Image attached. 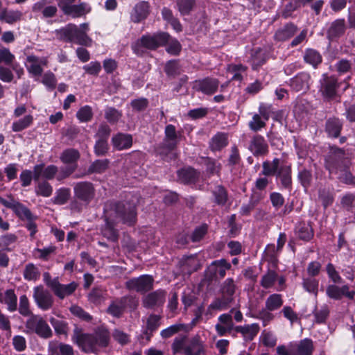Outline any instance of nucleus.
<instances>
[{"label": "nucleus", "instance_id": "f257e3e1", "mask_svg": "<svg viewBox=\"0 0 355 355\" xmlns=\"http://www.w3.org/2000/svg\"><path fill=\"white\" fill-rule=\"evenodd\" d=\"M104 216L105 225L102 230V234L108 240L115 242L118 239V232L114 227L115 225L122 221L131 225L135 222V204L133 201L132 203L107 202L104 207Z\"/></svg>", "mask_w": 355, "mask_h": 355}, {"label": "nucleus", "instance_id": "f03ea898", "mask_svg": "<svg viewBox=\"0 0 355 355\" xmlns=\"http://www.w3.org/2000/svg\"><path fill=\"white\" fill-rule=\"evenodd\" d=\"M73 340L84 352L97 354L101 349L108 345L110 333L103 327L97 328L92 334L83 333L76 329Z\"/></svg>", "mask_w": 355, "mask_h": 355}, {"label": "nucleus", "instance_id": "7ed1b4c3", "mask_svg": "<svg viewBox=\"0 0 355 355\" xmlns=\"http://www.w3.org/2000/svg\"><path fill=\"white\" fill-rule=\"evenodd\" d=\"M89 30L88 24L84 23L78 27L69 24L57 31V36L65 42L80 45L90 46L92 40L87 35Z\"/></svg>", "mask_w": 355, "mask_h": 355}, {"label": "nucleus", "instance_id": "20e7f679", "mask_svg": "<svg viewBox=\"0 0 355 355\" xmlns=\"http://www.w3.org/2000/svg\"><path fill=\"white\" fill-rule=\"evenodd\" d=\"M168 39L169 35L166 33H159L153 35H146L142 36L140 40L132 44V48L134 53L140 55L143 53L141 47L154 49L159 46L165 45Z\"/></svg>", "mask_w": 355, "mask_h": 355}, {"label": "nucleus", "instance_id": "39448f33", "mask_svg": "<svg viewBox=\"0 0 355 355\" xmlns=\"http://www.w3.org/2000/svg\"><path fill=\"white\" fill-rule=\"evenodd\" d=\"M60 160L69 166L62 167L57 175V180L62 181L71 175L77 168V161L80 158L78 150L73 148H68L60 155Z\"/></svg>", "mask_w": 355, "mask_h": 355}, {"label": "nucleus", "instance_id": "423d86ee", "mask_svg": "<svg viewBox=\"0 0 355 355\" xmlns=\"http://www.w3.org/2000/svg\"><path fill=\"white\" fill-rule=\"evenodd\" d=\"M326 168L330 173L338 175L339 180L347 184H355V177L348 171L347 162H333L331 158L326 160Z\"/></svg>", "mask_w": 355, "mask_h": 355}, {"label": "nucleus", "instance_id": "0eeeda50", "mask_svg": "<svg viewBox=\"0 0 355 355\" xmlns=\"http://www.w3.org/2000/svg\"><path fill=\"white\" fill-rule=\"evenodd\" d=\"M26 327L40 338L46 339L52 336V331L47 322L40 315H32L26 322Z\"/></svg>", "mask_w": 355, "mask_h": 355}, {"label": "nucleus", "instance_id": "6e6552de", "mask_svg": "<svg viewBox=\"0 0 355 355\" xmlns=\"http://www.w3.org/2000/svg\"><path fill=\"white\" fill-rule=\"evenodd\" d=\"M230 268L231 264L224 259L214 261L205 270V277L209 281L222 279L225 277L226 271L230 270Z\"/></svg>", "mask_w": 355, "mask_h": 355}, {"label": "nucleus", "instance_id": "1a4fd4ad", "mask_svg": "<svg viewBox=\"0 0 355 355\" xmlns=\"http://www.w3.org/2000/svg\"><path fill=\"white\" fill-rule=\"evenodd\" d=\"M154 279L148 275H143L137 278L129 279L125 283L126 288L130 291L138 293H146L153 288Z\"/></svg>", "mask_w": 355, "mask_h": 355}, {"label": "nucleus", "instance_id": "9d476101", "mask_svg": "<svg viewBox=\"0 0 355 355\" xmlns=\"http://www.w3.org/2000/svg\"><path fill=\"white\" fill-rule=\"evenodd\" d=\"M75 197L86 205L89 204L95 196V189L89 182H80L73 187Z\"/></svg>", "mask_w": 355, "mask_h": 355}, {"label": "nucleus", "instance_id": "9b49d317", "mask_svg": "<svg viewBox=\"0 0 355 355\" xmlns=\"http://www.w3.org/2000/svg\"><path fill=\"white\" fill-rule=\"evenodd\" d=\"M33 297L38 307L43 311L50 309L53 304L52 295L42 286H37L34 288Z\"/></svg>", "mask_w": 355, "mask_h": 355}, {"label": "nucleus", "instance_id": "f8f14e48", "mask_svg": "<svg viewBox=\"0 0 355 355\" xmlns=\"http://www.w3.org/2000/svg\"><path fill=\"white\" fill-rule=\"evenodd\" d=\"M320 92L324 97L332 98L336 96L338 83L334 76L323 74L322 78L320 80Z\"/></svg>", "mask_w": 355, "mask_h": 355}, {"label": "nucleus", "instance_id": "ddd939ff", "mask_svg": "<svg viewBox=\"0 0 355 355\" xmlns=\"http://www.w3.org/2000/svg\"><path fill=\"white\" fill-rule=\"evenodd\" d=\"M47 58L45 57H37L28 55L26 61V67L28 71L34 77H39L43 71V67L46 66Z\"/></svg>", "mask_w": 355, "mask_h": 355}, {"label": "nucleus", "instance_id": "4468645a", "mask_svg": "<svg viewBox=\"0 0 355 355\" xmlns=\"http://www.w3.org/2000/svg\"><path fill=\"white\" fill-rule=\"evenodd\" d=\"M58 168L56 166L51 164L46 167H44V164H37L33 168L34 172V180L37 181L40 178L44 179V180H52L55 177L57 178L59 173Z\"/></svg>", "mask_w": 355, "mask_h": 355}, {"label": "nucleus", "instance_id": "2eb2a0df", "mask_svg": "<svg viewBox=\"0 0 355 355\" xmlns=\"http://www.w3.org/2000/svg\"><path fill=\"white\" fill-rule=\"evenodd\" d=\"M327 296L334 300H340L343 296L353 300L355 296L354 291H349L347 285L339 287L335 284L329 285L326 290Z\"/></svg>", "mask_w": 355, "mask_h": 355}, {"label": "nucleus", "instance_id": "dca6fc26", "mask_svg": "<svg viewBox=\"0 0 355 355\" xmlns=\"http://www.w3.org/2000/svg\"><path fill=\"white\" fill-rule=\"evenodd\" d=\"M218 81L215 78H206L202 80H196L193 88L207 95L215 93L218 87Z\"/></svg>", "mask_w": 355, "mask_h": 355}, {"label": "nucleus", "instance_id": "f3484780", "mask_svg": "<svg viewBox=\"0 0 355 355\" xmlns=\"http://www.w3.org/2000/svg\"><path fill=\"white\" fill-rule=\"evenodd\" d=\"M310 76L304 72L297 74L290 80L291 88L296 92H304L309 88Z\"/></svg>", "mask_w": 355, "mask_h": 355}, {"label": "nucleus", "instance_id": "a211bd4d", "mask_svg": "<svg viewBox=\"0 0 355 355\" xmlns=\"http://www.w3.org/2000/svg\"><path fill=\"white\" fill-rule=\"evenodd\" d=\"M249 150L254 156H262L268 151V146L262 136H254L250 144Z\"/></svg>", "mask_w": 355, "mask_h": 355}, {"label": "nucleus", "instance_id": "6ab92c4d", "mask_svg": "<svg viewBox=\"0 0 355 355\" xmlns=\"http://www.w3.org/2000/svg\"><path fill=\"white\" fill-rule=\"evenodd\" d=\"M166 292L162 290H157L147 295L144 299V305L147 308L159 306L164 303Z\"/></svg>", "mask_w": 355, "mask_h": 355}, {"label": "nucleus", "instance_id": "aec40b11", "mask_svg": "<svg viewBox=\"0 0 355 355\" xmlns=\"http://www.w3.org/2000/svg\"><path fill=\"white\" fill-rule=\"evenodd\" d=\"M219 323L215 326L216 331L220 336L230 332L234 327L232 317L229 313H224L218 317Z\"/></svg>", "mask_w": 355, "mask_h": 355}, {"label": "nucleus", "instance_id": "412c9836", "mask_svg": "<svg viewBox=\"0 0 355 355\" xmlns=\"http://www.w3.org/2000/svg\"><path fill=\"white\" fill-rule=\"evenodd\" d=\"M149 14V4L146 1H140L135 5L132 12L131 19L138 23L145 19Z\"/></svg>", "mask_w": 355, "mask_h": 355}, {"label": "nucleus", "instance_id": "4be33fe9", "mask_svg": "<svg viewBox=\"0 0 355 355\" xmlns=\"http://www.w3.org/2000/svg\"><path fill=\"white\" fill-rule=\"evenodd\" d=\"M112 143L114 148L123 150L132 146V137L129 134L118 133L112 137Z\"/></svg>", "mask_w": 355, "mask_h": 355}, {"label": "nucleus", "instance_id": "5701e85b", "mask_svg": "<svg viewBox=\"0 0 355 355\" xmlns=\"http://www.w3.org/2000/svg\"><path fill=\"white\" fill-rule=\"evenodd\" d=\"M204 351L203 342L199 335H196L185 347V355H200Z\"/></svg>", "mask_w": 355, "mask_h": 355}, {"label": "nucleus", "instance_id": "b1692460", "mask_svg": "<svg viewBox=\"0 0 355 355\" xmlns=\"http://www.w3.org/2000/svg\"><path fill=\"white\" fill-rule=\"evenodd\" d=\"M292 346L295 355H311L313 350V342L308 338L293 343Z\"/></svg>", "mask_w": 355, "mask_h": 355}, {"label": "nucleus", "instance_id": "393cba45", "mask_svg": "<svg viewBox=\"0 0 355 355\" xmlns=\"http://www.w3.org/2000/svg\"><path fill=\"white\" fill-rule=\"evenodd\" d=\"M199 175L198 172L190 167L182 168L178 171L179 180L184 184L195 183Z\"/></svg>", "mask_w": 355, "mask_h": 355}, {"label": "nucleus", "instance_id": "a878e982", "mask_svg": "<svg viewBox=\"0 0 355 355\" xmlns=\"http://www.w3.org/2000/svg\"><path fill=\"white\" fill-rule=\"evenodd\" d=\"M76 288L77 284L73 282L68 284H61L58 281L52 291L57 297L63 299L66 296L72 294Z\"/></svg>", "mask_w": 355, "mask_h": 355}, {"label": "nucleus", "instance_id": "bb28decb", "mask_svg": "<svg viewBox=\"0 0 355 355\" xmlns=\"http://www.w3.org/2000/svg\"><path fill=\"white\" fill-rule=\"evenodd\" d=\"M164 145L169 149H173L178 144V135L173 125H167L165 128Z\"/></svg>", "mask_w": 355, "mask_h": 355}, {"label": "nucleus", "instance_id": "cd10ccee", "mask_svg": "<svg viewBox=\"0 0 355 355\" xmlns=\"http://www.w3.org/2000/svg\"><path fill=\"white\" fill-rule=\"evenodd\" d=\"M237 332L241 333L245 339L252 340L259 331V326L257 323L247 324L244 326H237L235 328Z\"/></svg>", "mask_w": 355, "mask_h": 355}, {"label": "nucleus", "instance_id": "c85d7f7f", "mask_svg": "<svg viewBox=\"0 0 355 355\" xmlns=\"http://www.w3.org/2000/svg\"><path fill=\"white\" fill-rule=\"evenodd\" d=\"M126 302V297L113 301L107 308V313L114 317H120L125 309Z\"/></svg>", "mask_w": 355, "mask_h": 355}, {"label": "nucleus", "instance_id": "c756f323", "mask_svg": "<svg viewBox=\"0 0 355 355\" xmlns=\"http://www.w3.org/2000/svg\"><path fill=\"white\" fill-rule=\"evenodd\" d=\"M92 8L89 3L82 2L79 4H74L65 14L73 17H80L90 12Z\"/></svg>", "mask_w": 355, "mask_h": 355}, {"label": "nucleus", "instance_id": "7c9ffc66", "mask_svg": "<svg viewBox=\"0 0 355 355\" xmlns=\"http://www.w3.org/2000/svg\"><path fill=\"white\" fill-rule=\"evenodd\" d=\"M227 145V137L225 133L218 132L211 139L209 147L212 151L220 150Z\"/></svg>", "mask_w": 355, "mask_h": 355}, {"label": "nucleus", "instance_id": "2f4dec72", "mask_svg": "<svg viewBox=\"0 0 355 355\" xmlns=\"http://www.w3.org/2000/svg\"><path fill=\"white\" fill-rule=\"evenodd\" d=\"M297 31V27L292 24H288L283 28L279 29L275 35V38L278 41H285L291 37Z\"/></svg>", "mask_w": 355, "mask_h": 355}, {"label": "nucleus", "instance_id": "473e14b6", "mask_svg": "<svg viewBox=\"0 0 355 355\" xmlns=\"http://www.w3.org/2000/svg\"><path fill=\"white\" fill-rule=\"evenodd\" d=\"M266 55L265 50L258 48L252 51L251 54V64L253 69H257L259 67L265 63Z\"/></svg>", "mask_w": 355, "mask_h": 355}, {"label": "nucleus", "instance_id": "72a5a7b5", "mask_svg": "<svg viewBox=\"0 0 355 355\" xmlns=\"http://www.w3.org/2000/svg\"><path fill=\"white\" fill-rule=\"evenodd\" d=\"M180 331L188 332V325L182 323H177L171 325L170 327L163 329L161 331L160 335L163 338H168Z\"/></svg>", "mask_w": 355, "mask_h": 355}, {"label": "nucleus", "instance_id": "f704fd0d", "mask_svg": "<svg viewBox=\"0 0 355 355\" xmlns=\"http://www.w3.org/2000/svg\"><path fill=\"white\" fill-rule=\"evenodd\" d=\"M295 231L298 238L304 241H309L313 236L312 228L308 223H299L295 228Z\"/></svg>", "mask_w": 355, "mask_h": 355}, {"label": "nucleus", "instance_id": "c9c22d12", "mask_svg": "<svg viewBox=\"0 0 355 355\" xmlns=\"http://www.w3.org/2000/svg\"><path fill=\"white\" fill-rule=\"evenodd\" d=\"M22 13L19 10H3L0 12V21L12 24L19 21Z\"/></svg>", "mask_w": 355, "mask_h": 355}, {"label": "nucleus", "instance_id": "e433bc0d", "mask_svg": "<svg viewBox=\"0 0 355 355\" xmlns=\"http://www.w3.org/2000/svg\"><path fill=\"white\" fill-rule=\"evenodd\" d=\"M35 187V192L37 196L48 198L53 193L52 186L46 180L40 181L39 180Z\"/></svg>", "mask_w": 355, "mask_h": 355}, {"label": "nucleus", "instance_id": "4c0bfd02", "mask_svg": "<svg viewBox=\"0 0 355 355\" xmlns=\"http://www.w3.org/2000/svg\"><path fill=\"white\" fill-rule=\"evenodd\" d=\"M342 128V123L338 119H330L326 123V131L329 136L332 137H338Z\"/></svg>", "mask_w": 355, "mask_h": 355}, {"label": "nucleus", "instance_id": "58836bf2", "mask_svg": "<svg viewBox=\"0 0 355 355\" xmlns=\"http://www.w3.org/2000/svg\"><path fill=\"white\" fill-rule=\"evenodd\" d=\"M233 301V297L222 295L221 297L215 299L209 306L210 310H225L227 309L230 304Z\"/></svg>", "mask_w": 355, "mask_h": 355}, {"label": "nucleus", "instance_id": "ea45409f", "mask_svg": "<svg viewBox=\"0 0 355 355\" xmlns=\"http://www.w3.org/2000/svg\"><path fill=\"white\" fill-rule=\"evenodd\" d=\"M282 304L283 300L280 294H272L266 300V308L270 311L277 310Z\"/></svg>", "mask_w": 355, "mask_h": 355}, {"label": "nucleus", "instance_id": "a19ab883", "mask_svg": "<svg viewBox=\"0 0 355 355\" xmlns=\"http://www.w3.org/2000/svg\"><path fill=\"white\" fill-rule=\"evenodd\" d=\"M280 166V161L278 158H275L272 162H264L262 165V173L265 175H276Z\"/></svg>", "mask_w": 355, "mask_h": 355}, {"label": "nucleus", "instance_id": "79ce46f5", "mask_svg": "<svg viewBox=\"0 0 355 355\" xmlns=\"http://www.w3.org/2000/svg\"><path fill=\"white\" fill-rule=\"evenodd\" d=\"M247 67L241 64H231L227 67V71L233 75L232 80L241 81L243 79L242 74L245 72Z\"/></svg>", "mask_w": 355, "mask_h": 355}, {"label": "nucleus", "instance_id": "37998d69", "mask_svg": "<svg viewBox=\"0 0 355 355\" xmlns=\"http://www.w3.org/2000/svg\"><path fill=\"white\" fill-rule=\"evenodd\" d=\"M17 298L15 292L12 289H8L5 292L3 302L7 305V309L10 312L17 310Z\"/></svg>", "mask_w": 355, "mask_h": 355}, {"label": "nucleus", "instance_id": "c03bdc74", "mask_svg": "<svg viewBox=\"0 0 355 355\" xmlns=\"http://www.w3.org/2000/svg\"><path fill=\"white\" fill-rule=\"evenodd\" d=\"M276 176L280 178L282 184L285 187H288L291 182V168L286 165H281Z\"/></svg>", "mask_w": 355, "mask_h": 355}, {"label": "nucleus", "instance_id": "a18cd8bd", "mask_svg": "<svg viewBox=\"0 0 355 355\" xmlns=\"http://www.w3.org/2000/svg\"><path fill=\"white\" fill-rule=\"evenodd\" d=\"M33 117L31 114L26 115L21 119L15 121L12 124V130L14 132H20L31 125L33 123Z\"/></svg>", "mask_w": 355, "mask_h": 355}, {"label": "nucleus", "instance_id": "49530a36", "mask_svg": "<svg viewBox=\"0 0 355 355\" xmlns=\"http://www.w3.org/2000/svg\"><path fill=\"white\" fill-rule=\"evenodd\" d=\"M70 196L71 191L69 189L60 188L56 191L55 196L53 198V202L55 205H64L69 199Z\"/></svg>", "mask_w": 355, "mask_h": 355}, {"label": "nucleus", "instance_id": "de8ad7c7", "mask_svg": "<svg viewBox=\"0 0 355 355\" xmlns=\"http://www.w3.org/2000/svg\"><path fill=\"white\" fill-rule=\"evenodd\" d=\"M304 61L314 67L322 62V56L315 50L309 49L306 50L304 55Z\"/></svg>", "mask_w": 355, "mask_h": 355}, {"label": "nucleus", "instance_id": "09e8293b", "mask_svg": "<svg viewBox=\"0 0 355 355\" xmlns=\"http://www.w3.org/2000/svg\"><path fill=\"white\" fill-rule=\"evenodd\" d=\"M214 201L219 205H224L227 200V193L226 189L221 185H218L212 191Z\"/></svg>", "mask_w": 355, "mask_h": 355}, {"label": "nucleus", "instance_id": "8fccbe9b", "mask_svg": "<svg viewBox=\"0 0 355 355\" xmlns=\"http://www.w3.org/2000/svg\"><path fill=\"white\" fill-rule=\"evenodd\" d=\"M302 286L304 290L308 293H312L315 296L318 295L319 286L318 280L313 277L304 278Z\"/></svg>", "mask_w": 355, "mask_h": 355}, {"label": "nucleus", "instance_id": "3c124183", "mask_svg": "<svg viewBox=\"0 0 355 355\" xmlns=\"http://www.w3.org/2000/svg\"><path fill=\"white\" fill-rule=\"evenodd\" d=\"M17 236L13 234H6L0 236V248L11 250V247L16 243Z\"/></svg>", "mask_w": 355, "mask_h": 355}, {"label": "nucleus", "instance_id": "603ef678", "mask_svg": "<svg viewBox=\"0 0 355 355\" xmlns=\"http://www.w3.org/2000/svg\"><path fill=\"white\" fill-rule=\"evenodd\" d=\"M12 211L22 220H31L33 219V216L29 209L19 202Z\"/></svg>", "mask_w": 355, "mask_h": 355}, {"label": "nucleus", "instance_id": "864d4df0", "mask_svg": "<svg viewBox=\"0 0 355 355\" xmlns=\"http://www.w3.org/2000/svg\"><path fill=\"white\" fill-rule=\"evenodd\" d=\"M277 281V272L274 270H268L266 274L263 275L260 284L264 288H270L273 286Z\"/></svg>", "mask_w": 355, "mask_h": 355}, {"label": "nucleus", "instance_id": "5fc2aeb1", "mask_svg": "<svg viewBox=\"0 0 355 355\" xmlns=\"http://www.w3.org/2000/svg\"><path fill=\"white\" fill-rule=\"evenodd\" d=\"M187 336H181L176 337L172 344V350L174 354L183 352L185 354V347L187 346L186 342Z\"/></svg>", "mask_w": 355, "mask_h": 355}, {"label": "nucleus", "instance_id": "6e6d98bb", "mask_svg": "<svg viewBox=\"0 0 355 355\" xmlns=\"http://www.w3.org/2000/svg\"><path fill=\"white\" fill-rule=\"evenodd\" d=\"M93 116L92 107L89 105H85L80 107L76 113V117L83 123L89 121Z\"/></svg>", "mask_w": 355, "mask_h": 355}, {"label": "nucleus", "instance_id": "4d7b16f0", "mask_svg": "<svg viewBox=\"0 0 355 355\" xmlns=\"http://www.w3.org/2000/svg\"><path fill=\"white\" fill-rule=\"evenodd\" d=\"M236 286L232 278H227L223 284L221 288L222 295L233 297L235 293Z\"/></svg>", "mask_w": 355, "mask_h": 355}, {"label": "nucleus", "instance_id": "13d9d810", "mask_svg": "<svg viewBox=\"0 0 355 355\" xmlns=\"http://www.w3.org/2000/svg\"><path fill=\"white\" fill-rule=\"evenodd\" d=\"M260 339L264 346L269 347H274L276 345L277 340V337L273 333L266 330H264L261 333Z\"/></svg>", "mask_w": 355, "mask_h": 355}, {"label": "nucleus", "instance_id": "bf43d9fd", "mask_svg": "<svg viewBox=\"0 0 355 355\" xmlns=\"http://www.w3.org/2000/svg\"><path fill=\"white\" fill-rule=\"evenodd\" d=\"M24 277L28 281L36 280L40 277V272L37 268H36L33 263H28L24 269Z\"/></svg>", "mask_w": 355, "mask_h": 355}, {"label": "nucleus", "instance_id": "052dcab7", "mask_svg": "<svg viewBox=\"0 0 355 355\" xmlns=\"http://www.w3.org/2000/svg\"><path fill=\"white\" fill-rule=\"evenodd\" d=\"M108 164V159H98L91 164L89 171L91 173H101L104 172L107 168Z\"/></svg>", "mask_w": 355, "mask_h": 355}, {"label": "nucleus", "instance_id": "680f3d73", "mask_svg": "<svg viewBox=\"0 0 355 355\" xmlns=\"http://www.w3.org/2000/svg\"><path fill=\"white\" fill-rule=\"evenodd\" d=\"M345 31V20L343 19H337L334 21L329 28V33L332 36H338Z\"/></svg>", "mask_w": 355, "mask_h": 355}, {"label": "nucleus", "instance_id": "e2e57ef3", "mask_svg": "<svg viewBox=\"0 0 355 355\" xmlns=\"http://www.w3.org/2000/svg\"><path fill=\"white\" fill-rule=\"evenodd\" d=\"M195 4V0H178L177 5L181 15H188Z\"/></svg>", "mask_w": 355, "mask_h": 355}, {"label": "nucleus", "instance_id": "0e129e2a", "mask_svg": "<svg viewBox=\"0 0 355 355\" xmlns=\"http://www.w3.org/2000/svg\"><path fill=\"white\" fill-rule=\"evenodd\" d=\"M121 113L114 107H107L105 111V118L110 123H116L121 117Z\"/></svg>", "mask_w": 355, "mask_h": 355}, {"label": "nucleus", "instance_id": "69168bd1", "mask_svg": "<svg viewBox=\"0 0 355 355\" xmlns=\"http://www.w3.org/2000/svg\"><path fill=\"white\" fill-rule=\"evenodd\" d=\"M55 248L50 245L42 249L35 248L33 254L35 257L43 260H47L50 254L54 252Z\"/></svg>", "mask_w": 355, "mask_h": 355}, {"label": "nucleus", "instance_id": "338daca9", "mask_svg": "<svg viewBox=\"0 0 355 355\" xmlns=\"http://www.w3.org/2000/svg\"><path fill=\"white\" fill-rule=\"evenodd\" d=\"M298 178L302 185L306 189L312 181L311 172L307 169H303L299 172Z\"/></svg>", "mask_w": 355, "mask_h": 355}, {"label": "nucleus", "instance_id": "774afa93", "mask_svg": "<svg viewBox=\"0 0 355 355\" xmlns=\"http://www.w3.org/2000/svg\"><path fill=\"white\" fill-rule=\"evenodd\" d=\"M266 125V121H264L261 116L258 114H255L252 116V119L249 123V127L250 130L257 132Z\"/></svg>", "mask_w": 355, "mask_h": 355}]
</instances>
